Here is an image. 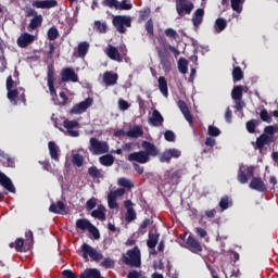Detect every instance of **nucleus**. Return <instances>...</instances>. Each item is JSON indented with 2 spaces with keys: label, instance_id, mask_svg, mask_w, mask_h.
Instances as JSON below:
<instances>
[{
  "label": "nucleus",
  "instance_id": "nucleus-1",
  "mask_svg": "<svg viewBox=\"0 0 278 278\" xmlns=\"http://www.w3.org/2000/svg\"><path fill=\"white\" fill-rule=\"evenodd\" d=\"M8 99L13 105L25 103V89L18 87V83L12 80V76L7 78Z\"/></svg>",
  "mask_w": 278,
  "mask_h": 278
},
{
  "label": "nucleus",
  "instance_id": "nucleus-2",
  "mask_svg": "<svg viewBox=\"0 0 278 278\" xmlns=\"http://www.w3.org/2000/svg\"><path fill=\"white\" fill-rule=\"evenodd\" d=\"M76 229H78L79 231H89V233H91V236H93L96 240H99V238L101 237V235L99 233V229H97L94 225H92V223H90V220L86 218H80L76 220Z\"/></svg>",
  "mask_w": 278,
  "mask_h": 278
},
{
  "label": "nucleus",
  "instance_id": "nucleus-3",
  "mask_svg": "<svg viewBox=\"0 0 278 278\" xmlns=\"http://www.w3.org/2000/svg\"><path fill=\"white\" fill-rule=\"evenodd\" d=\"M80 251L85 262H88V257H91L93 262H101V260H103V254L87 243L80 247Z\"/></svg>",
  "mask_w": 278,
  "mask_h": 278
},
{
  "label": "nucleus",
  "instance_id": "nucleus-4",
  "mask_svg": "<svg viewBox=\"0 0 278 278\" xmlns=\"http://www.w3.org/2000/svg\"><path fill=\"white\" fill-rule=\"evenodd\" d=\"M89 151L93 155H103V153H108L110 151V146L105 141H99L97 138L90 139Z\"/></svg>",
  "mask_w": 278,
  "mask_h": 278
},
{
  "label": "nucleus",
  "instance_id": "nucleus-5",
  "mask_svg": "<svg viewBox=\"0 0 278 278\" xmlns=\"http://www.w3.org/2000/svg\"><path fill=\"white\" fill-rule=\"evenodd\" d=\"M113 25L119 34H125V31H127L125 27H131V17L127 15H116L113 17Z\"/></svg>",
  "mask_w": 278,
  "mask_h": 278
},
{
  "label": "nucleus",
  "instance_id": "nucleus-6",
  "mask_svg": "<svg viewBox=\"0 0 278 278\" xmlns=\"http://www.w3.org/2000/svg\"><path fill=\"white\" fill-rule=\"evenodd\" d=\"M127 255L128 256L124 257L125 264H127V266H131L132 268H140V249L135 248L134 250H129Z\"/></svg>",
  "mask_w": 278,
  "mask_h": 278
},
{
  "label": "nucleus",
  "instance_id": "nucleus-7",
  "mask_svg": "<svg viewBox=\"0 0 278 278\" xmlns=\"http://www.w3.org/2000/svg\"><path fill=\"white\" fill-rule=\"evenodd\" d=\"M194 10V2L192 0H177L176 12L179 16H186V14H192Z\"/></svg>",
  "mask_w": 278,
  "mask_h": 278
},
{
  "label": "nucleus",
  "instance_id": "nucleus-8",
  "mask_svg": "<svg viewBox=\"0 0 278 278\" xmlns=\"http://www.w3.org/2000/svg\"><path fill=\"white\" fill-rule=\"evenodd\" d=\"M255 168L249 165H240L238 173V181L240 184H249V178L253 177Z\"/></svg>",
  "mask_w": 278,
  "mask_h": 278
},
{
  "label": "nucleus",
  "instance_id": "nucleus-9",
  "mask_svg": "<svg viewBox=\"0 0 278 278\" xmlns=\"http://www.w3.org/2000/svg\"><path fill=\"white\" fill-rule=\"evenodd\" d=\"M92 103H94V100L92 98H87L85 101H81L77 104H75L71 111L70 114H84L85 112L88 111L89 108H92Z\"/></svg>",
  "mask_w": 278,
  "mask_h": 278
},
{
  "label": "nucleus",
  "instance_id": "nucleus-10",
  "mask_svg": "<svg viewBox=\"0 0 278 278\" xmlns=\"http://www.w3.org/2000/svg\"><path fill=\"white\" fill-rule=\"evenodd\" d=\"M63 127L66 129V134L71 136L72 138H78L79 131L75 130L77 127H79V122L73 119H65L63 122Z\"/></svg>",
  "mask_w": 278,
  "mask_h": 278
},
{
  "label": "nucleus",
  "instance_id": "nucleus-11",
  "mask_svg": "<svg viewBox=\"0 0 278 278\" xmlns=\"http://www.w3.org/2000/svg\"><path fill=\"white\" fill-rule=\"evenodd\" d=\"M173 157L175 160H177L178 157H181V151L179 149H175V148L165 150L160 156V162L168 163V162H170V160H173Z\"/></svg>",
  "mask_w": 278,
  "mask_h": 278
},
{
  "label": "nucleus",
  "instance_id": "nucleus-12",
  "mask_svg": "<svg viewBox=\"0 0 278 278\" xmlns=\"http://www.w3.org/2000/svg\"><path fill=\"white\" fill-rule=\"evenodd\" d=\"M150 157L144 151L132 152L128 155V162H138V164H147Z\"/></svg>",
  "mask_w": 278,
  "mask_h": 278
},
{
  "label": "nucleus",
  "instance_id": "nucleus-13",
  "mask_svg": "<svg viewBox=\"0 0 278 278\" xmlns=\"http://www.w3.org/2000/svg\"><path fill=\"white\" fill-rule=\"evenodd\" d=\"M61 76L63 81H73V83L79 81V77L77 76L73 67L64 68L61 73Z\"/></svg>",
  "mask_w": 278,
  "mask_h": 278
},
{
  "label": "nucleus",
  "instance_id": "nucleus-14",
  "mask_svg": "<svg viewBox=\"0 0 278 278\" xmlns=\"http://www.w3.org/2000/svg\"><path fill=\"white\" fill-rule=\"evenodd\" d=\"M0 185L2 188H5L9 192H12L13 194L16 193V188L14 187V184H12V180L10 177H8L5 174L0 172Z\"/></svg>",
  "mask_w": 278,
  "mask_h": 278
},
{
  "label": "nucleus",
  "instance_id": "nucleus-15",
  "mask_svg": "<svg viewBox=\"0 0 278 278\" xmlns=\"http://www.w3.org/2000/svg\"><path fill=\"white\" fill-rule=\"evenodd\" d=\"M53 81H55V76L53 72V67H48V88L50 90V94L52 97V100L55 101V98L58 97V93H55V87L53 86Z\"/></svg>",
  "mask_w": 278,
  "mask_h": 278
},
{
  "label": "nucleus",
  "instance_id": "nucleus-16",
  "mask_svg": "<svg viewBox=\"0 0 278 278\" xmlns=\"http://www.w3.org/2000/svg\"><path fill=\"white\" fill-rule=\"evenodd\" d=\"M251 190H256V192H266L268 188L266 187V184H264V180L260 177H253L250 182Z\"/></svg>",
  "mask_w": 278,
  "mask_h": 278
},
{
  "label": "nucleus",
  "instance_id": "nucleus-17",
  "mask_svg": "<svg viewBox=\"0 0 278 278\" xmlns=\"http://www.w3.org/2000/svg\"><path fill=\"white\" fill-rule=\"evenodd\" d=\"M34 40H36V37L34 35H31L29 33H24L18 37L17 45L22 49H25V47H29V45H31V42H34Z\"/></svg>",
  "mask_w": 278,
  "mask_h": 278
},
{
  "label": "nucleus",
  "instance_id": "nucleus-18",
  "mask_svg": "<svg viewBox=\"0 0 278 278\" xmlns=\"http://www.w3.org/2000/svg\"><path fill=\"white\" fill-rule=\"evenodd\" d=\"M148 122L152 125V127H161V125L164 123V117L160 111L154 110L152 114L149 115Z\"/></svg>",
  "mask_w": 278,
  "mask_h": 278
},
{
  "label": "nucleus",
  "instance_id": "nucleus-19",
  "mask_svg": "<svg viewBox=\"0 0 278 278\" xmlns=\"http://www.w3.org/2000/svg\"><path fill=\"white\" fill-rule=\"evenodd\" d=\"M203 16H205V10L198 9L194 11L191 21L195 31L201 26V23H203Z\"/></svg>",
  "mask_w": 278,
  "mask_h": 278
},
{
  "label": "nucleus",
  "instance_id": "nucleus-20",
  "mask_svg": "<svg viewBox=\"0 0 278 278\" xmlns=\"http://www.w3.org/2000/svg\"><path fill=\"white\" fill-rule=\"evenodd\" d=\"M105 53L111 60H114L115 62H123V56H121V52H118L116 47L109 46L105 49Z\"/></svg>",
  "mask_w": 278,
  "mask_h": 278
},
{
  "label": "nucleus",
  "instance_id": "nucleus-21",
  "mask_svg": "<svg viewBox=\"0 0 278 278\" xmlns=\"http://www.w3.org/2000/svg\"><path fill=\"white\" fill-rule=\"evenodd\" d=\"M141 147L144 150V153H147L148 157H150V156L155 157L159 153L155 144H153L149 141H143Z\"/></svg>",
  "mask_w": 278,
  "mask_h": 278
},
{
  "label": "nucleus",
  "instance_id": "nucleus-22",
  "mask_svg": "<svg viewBox=\"0 0 278 278\" xmlns=\"http://www.w3.org/2000/svg\"><path fill=\"white\" fill-rule=\"evenodd\" d=\"M33 5L34 8L48 10L49 8H55L58 5V1L55 0L35 1Z\"/></svg>",
  "mask_w": 278,
  "mask_h": 278
},
{
  "label": "nucleus",
  "instance_id": "nucleus-23",
  "mask_svg": "<svg viewBox=\"0 0 278 278\" xmlns=\"http://www.w3.org/2000/svg\"><path fill=\"white\" fill-rule=\"evenodd\" d=\"M48 149H49L51 159L54 160V162H59L60 161V147L55 142L50 141L48 143Z\"/></svg>",
  "mask_w": 278,
  "mask_h": 278
},
{
  "label": "nucleus",
  "instance_id": "nucleus-24",
  "mask_svg": "<svg viewBox=\"0 0 278 278\" xmlns=\"http://www.w3.org/2000/svg\"><path fill=\"white\" fill-rule=\"evenodd\" d=\"M103 81L105 86H116V81H118V74L105 72L103 74Z\"/></svg>",
  "mask_w": 278,
  "mask_h": 278
},
{
  "label": "nucleus",
  "instance_id": "nucleus-25",
  "mask_svg": "<svg viewBox=\"0 0 278 278\" xmlns=\"http://www.w3.org/2000/svg\"><path fill=\"white\" fill-rule=\"evenodd\" d=\"M79 278H105L103 276H101V271L97 268H88L85 269L81 274Z\"/></svg>",
  "mask_w": 278,
  "mask_h": 278
},
{
  "label": "nucleus",
  "instance_id": "nucleus-26",
  "mask_svg": "<svg viewBox=\"0 0 278 278\" xmlns=\"http://www.w3.org/2000/svg\"><path fill=\"white\" fill-rule=\"evenodd\" d=\"M187 244L192 253H201V251H203L201 243L194 240L191 236L187 238Z\"/></svg>",
  "mask_w": 278,
  "mask_h": 278
},
{
  "label": "nucleus",
  "instance_id": "nucleus-27",
  "mask_svg": "<svg viewBox=\"0 0 278 278\" xmlns=\"http://www.w3.org/2000/svg\"><path fill=\"white\" fill-rule=\"evenodd\" d=\"M275 139L266 134H263L256 140V149H264L266 144H270Z\"/></svg>",
  "mask_w": 278,
  "mask_h": 278
},
{
  "label": "nucleus",
  "instance_id": "nucleus-28",
  "mask_svg": "<svg viewBox=\"0 0 278 278\" xmlns=\"http://www.w3.org/2000/svg\"><path fill=\"white\" fill-rule=\"evenodd\" d=\"M143 135L144 130H142V127L140 126H132L128 131H126V136H128V138H142Z\"/></svg>",
  "mask_w": 278,
  "mask_h": 278
},
{
  "label": "nucleus",
  "instance_id": "nucleus-29",
  "mask_svg": "<svg viewBox=\"0 0 278 278\" xmlns=\"http://www.w3.org/2000/svg\"><path fill=\"white\" fill-rule=\"evenodd\" d=\"M178 108L180 112L184 114L186 121H188L190 125H192V115L190 114V110H188V105L186 104V102L179 100Z\"/></svg>",
  "mask_w": 278,
  "mask_h": 278
},
{
  "label": "nucleus",
  "instance_id": "nucleus-30",
  "mask_svg": "<svg viewBox=\"0 0 278 278\" xmlns=\"http://www.w3.org/2000/svg\"><path fill=\"white\" fill-rule=\"evenodd\" d=\"M50 212L53 214H66V204L62 201L56 202V204H51Z\"/></svg>",
  "mask_w": 278,
  "mask_h": 278
},
{
  "label": "nucleus",
  "instance_id": "nucleus-31",
  "mask_svg": "<svg viewBox=\"0 0 278 278\" xmlns=\"http://www.w3.org/2000/svg\"><path fill=\"white\" fill-rule=\"evenodd\" d=\"M159 240H160V235L153 233V232L149 233V239H148L147 244H148L149 249H151L150 253H153L155 247H157Z\"/></svg>",
  "mask_w": 278,
  "mask_h": 278
},
{
  "label": "nucleus",
  "instance_id": "nucleus-32",
  "mask_svg": "<svg viewBox=\"0 0 278 278\" xmlns=\"http://www.w3.org/2000/svg\"><path fill=\"white\" fill-rule=\"evenodd\" d=\"M91 216L98 218V220H105V206L99 205L91 212Z\"/></svg>",
  "mask_w": 278,
  "mask_h": 278
},
{
  "label": "nucleus",
  "instance_id": "nucleus-33",
  "mask_svg": "<svg viewBox=\"0 0 278 278\" xmlns=\"http://www.w3.org/2000/svg\"><path fill=\"white\" fill-rule=\"evenodd\" d=\"M159 89L163 97H168V83L166 81V78L163 76L159 77Z\"/></svg>",
  "mask_w": 278,
  "mask_h": 278
},
{
  "label": "nucleus",
  "instance_id": "nucleus-34",
  "mask_svg": "<svg viewBox=\"0 0 278 278\" xmlns=\"http://www.w3.org/2000/svg\"><path fill=\"white\" fill-rule=\"evenodd\" d=\"M231 98L235 101H241L242 100V86H235L231 91Z\"/></svg>",
  "mask_w": 278,
  "mask_h": 278
},
{
  "label": "nucleus",
  "instance_id": "nucleus-35",
  "mask_svg": "<svg viewBox=\"0 0 278 278\" xmlns=\"http://www.w3.org/2000/svg\"><path fill=\"white\" fill-rule=\"evenodd\" d=\"M99 160L102 166H112V164H114V156H112V154L100 156Z\"/></svg>",
  "mask_w": 278,
  "mask_h": 278
},
{
  "label": "nucleus",
  "instance_id": "nucleus-36",
  "mask_svg": "<svg viewBox=\"0 0 278 278\" xmlns=\"http://www.w3.org/2000/svg\"><path fill=\"white\" fill-rule=\"evenodd\" d=\"M88 49H90V45L86 41L84 42H80L78 45V54H79V58H85L86 56V53H88Z\"/></svg>",
  "mask_w": 278,
  "mask_h": 278
},
{
  "label": "nucleus",
  "instance_id": "nucleus-37",
  "mask_svg": "<svg viewBox=\"0 0 278 278\" xmlns=\"http://www.w3.org/2000/svg\"><path fill=\"white\" fill-rule=\"evenodd\" d=\"M244 4V0H231V8L237 14L242 13V5Z\"/></svg>",
  "mask_w": 278,
  "mask_h": 278
},
{
  "label": "nucleus",
  "instance_id": "nucleus-38",
  "mask_svg": "<svg viewBox=\"0 0 278 278\" xmlns=\"http://www.w3.org/2000/svg\"><path fill=\"white\" fill-rule=\"evenodd\" d=\"M178 71L182 75H186V73H188V60L184 58L178 60Z\"/></svg>",
  "mask_w": 278,
  "mask_h": 278
},
{
  "label": "nucleus",
  "instance_id": "nucleus-39",
  "mask_svg": "<svg viewBox=\"0 0 278 278\" xmlns=\"http://www.w3.org/2000/svg\"><path fill=\"white\" fill-rule=\"evenodd\" d=\"M88 173H89L90 177H92L93 179H99V178L103 177V172L94 166L90 167L88 169Z\"/></svg>",
  "mask_w": 278,
  "mask_h": 278
},
{
  "label": "nucleus",
  "instance_id": "nucleus-40",
  "mask_svg": "<svg viewBox=\"0 0 278 278\" xmlns=\"http://www.w3.org/2000/svg\"><path fill=\"white\" fill-rule=\"evenodd\" d=\"M227 27V21L225 18H217L215 22V30L220 34Z\"/></svg>",
  "mask_w": 278,
  "mask_h": 278
},
{
  "label": "nucleus",
  "instance_id": "nucleus-41",
  "mask_svg": "<svg viewBox=\"0 0 278 278\" xmlns=\"http://www.w3.org/2000/svg\"><path fill=\"white\" fill-rule=\"evenodd\" d=\"M231 205H232V202H231V199H229V197H224L219 201V207L222 210H228L229 207H231Z\"/></svg>",
  "mask_w": 278,
  "mask_h": 278
},
{
  "label": "nucleus",
  "instance_id": "nucleus-42",
  "mask_svg": "<svg viewBox=\"0 0 278 278\" xmlns=\"http://www.w3.org/2000/svg\"><path fill=\"white\" fill-rule=\"evenodd\" d=\"M94 27L100 34H105V31L108 30V24L105 22L96 21Z\"/></svg>",
  "mask_w": 278,
  "mask_h": 278
},
{
  "label": "nucleus",
  "instance_id": "nucleus-43",
  "mask_svg": "<svg viewBox=\"0 0 278 278\" xmlns=\"http://www.w3.org/2000/svg\"><path fill=\"white\" fill-rule=\"evenodd\" d=\"M40 25H42V16L38 15L30 21L29 27L30 29H37V27H40Z\"/></svg>",
  "mask_w": 278,
  "mask_h": 278
},
{
  "label": "nucleus",
  "instance_id": "nucleus-44",
  "mask_svg": "<svg viewBox=\"0 0 278 278\" xmlns=\"http://www.w3.org/2000/svg\"><path fill=\"white\" fill-rule=\"evenodd\" d=\"M118 186H121L122 188H134V182H131V180L127 179V178H119L117 180Z\"/></svg>",
  "mask_w": 278,
  "mask_h": 278
},
{
  "label": "nucleus",
  "instance_id": "nucleus-45",
  "mask_svg": "<svg viewBox=\"0 0 278 278\" xmlns=\"http://www.w3.org/2000/svg\"><path fill=\"white\" fill-rule=\"evenodd\" d=\"M117 198H114L113 195L109 194L108 195V203L110 210H118V202H116Z\"/></svg>",
  "mask_w": 278,
  "mask_h": 278
},
{
  "label": "nucleus",
  "instance_id": "nucleus-46",
  "mask_svg": "<svg viewBox=\"0 0 278 278\" xmlns=\"http://www.w3.org/2000/svg\"><path fill=\"white\" fill-rule=\"evenodd\" d=\"M26 242H25V247H28V249H31V247H34V232H31V230H28L26 232Z\"/></svg>",
  "mask_w": 278,
  "mask_h": 278
},
{
  "label": "nucleus",
  "instance_id": "nucleus-47",
  "mask_svg": "<svg viewBox=\"0 0 278 278\" xmlns=\"http://www.w3.org/2000/svg\"><path fill=\"white\" fill-rule=\"evenodd\" d=\"M264 131L266 136H269L270 138H273L275 134H278V126H267L265 127Z\"/></svg>",
  "mask_w": 278,
  "mask_h": 278
},
{
  "label": "nucleus",
  "instance_id": "nucleus-48",
  "mask_svg": "<svg viewBox=\"0 0 278 278\" xmlns=\"http://www.w3.org/2000/svg\"><path fill=\"white\" fill-rule=\"evenodd\" d=\"M115 264L114 260L110 257H106L101 262V266H103V268H114Z\"/></svg>",
  "mask_w": 278,
  "mask_h": 278
},
{
  "label": "nucleus",
  "instance_id": "nucleus-49",
  "mask_svg": "<svg viewBox=\"0 0 278 278\" xmlns=\"http://www.w3.org/2000/svg\"><path fill=\"white\" fill-rule=\"evenodd\" d=\"M208 136H212L213 138H218V135L220 134V129H218V127L216 126H208V130H207Z\"/></svg>",
  "mask_w": 278,
  "mask_h": 278
},
{
  "label": "nucleus",
  "instance_id": "nucleus-50",
  "mask_svg": "<svg viewBox=\"0 0 278 278\" xmlns=\"http://www.w3.org/2000/svg\"><path fill=\"white\" fill-rule=\"evenodd\" d=\"M132 5L129 1L124 0L122 2L117 1V10H131Z\"/></svg>",
  "mask_w": 278,
  "mask_h": 278
},
{
  "label": "nucleus",
  "instance_id": "nucleus-51",
  "mask_svg": "<svg viewBox=\"0 0 278 278\" xmlns=\"http://www.w3.org/2000/svg\"><path fill=\"white\" fill-rule=\"evenodd\" d=\"M232 77L235 81H240V79L243 77L242 70L240 67H235L232 71Z\"/></svg>",
  "mask_w": 278,
  "mask_h": 278
},
{
  "label": "nucleus",
  "instance_id": "nucleus-52",
  "mask_svg": "<svg viewBox=\"0 0 278 278\" xmlns=\"http://www.w3.org/2000/svg\"><path fill=\"white\" fill-rule=\"evenodd\" d=\"M260 116H261V119L264 121V123H273V117H270V114H268V111L262 110Z\"/></svg>",
  "mask_w": 278,
  "mask_h": 278
},
{
  "label": "nucleus",
  "instance_id": "nucleus-53",
  "mask_svg": "<svg viewBox=\"0 0 278 278\" xmlns=\"http://www.w3.org/2000/svg\"><path fill=\"white\" fill-rule=\"evenodd\" d=\"M165 36H167V38H172L173 40H177V38H179V34H177L173 28L165 29Z\"/></svg>",
  "mask_w": 278,
  "mask_h": 278
},
{
  "label": "nucleus",
  "instance_id": "nucleus-54",
  "mask_svg": "<svg viewBox=\"0 0 278 278\" xmlns=\"http://www.w3.org/2000/svg\"><path fill=\"white\" fill-rule=\"evenodd\" d=\"M60 36V33L58 31V28L52 27L48 30V38L49 40H55Z\"/></svg>",
  "mask_w": 278,
  "mask_h": 278
},
{
  "label": "nucleus",
  "instance_id": "nucleus-55",
  "mask_svg": "<svg viewBox=\"0 0 278 278\" xmlns=\"http://www.w3.org/2000/svg\"><path fill=\"white\" fill-rule=\"evenodd\" d=\"M126 220L127 223L136 220V211L134 208H128V211L126 212Z\"/></svg>",
  "mask_w": 278,
  "mask_h": 278
},
{
  "label": "nucleus",
  "instance_id": "nucleus-56",
  "mask_svg": "<svg viewBox=\"0 0 278 278\" xmlns=\"http://www.w3.org/2000/svg\"><path fill=\"white\" fill-rule=\"evenodd\" d=\"M73 164H75L76 166H83L84 156H81V154H74L73 155Z\"/></svg>",
  "mask_w": 278,
  "mask_h": 278
},
{
  "label": "nucleus",
  "instance_id": "nucleus-57",
  "mask_svg": "<svg viewBox=\"0 0 278 278\" xmlns=\"http://www.w3.org/2000/svg\"><path fill=\"white\" fill-rule=\"evenodd\" d=\"M86 207L89 212L94 210L97 207V199L91 198L90 200H88L87 203H86Z\"/></svg>",
  "mask_w": 278,
  "mask_h": 278
},
{
  "label": "nucleus",
  "instance_id": "nucleus-58",
  "mask_svg": "<svg viewBox=\"0 0 278 278\" xmlns=\"http://www.w3.org/2000/svg\"><path fill=\"white\" fill-rule=\"evenodd\" d=\"M257 125V122L255 119H252L250 122L247 123V129L250 134H254L255 132V127Z\"/></svg>",
  "mask_w": 278,
  "mask_h": 278
},
{
  "label": "nucleus",
  "instance_id": "nucleus-59",
  "mask_svg": "<svg viewBox=\"0 0 278 278\" xmlns=\"http://www.w3.org/2000/svg\"><path fill=\"white\" fill-rule=\"evenodd\" d=\"M109 194L115 199H118V197H123V194H125V189L119 188L117 190L111 191Z\"/></svg>",
  "mask_w": 278,
  "mask_h": 278
},
{
  "label": "nucleus",
  "instance_id": "nucleus-60",
  "mask_svg": "<svg viewBox=\"0 0 278 278\" xmlns=\"http://www.w3.org/2000/svg\"><path fill=\"white\" fill-rule=\"evenodd\" d=\"M164 138L167 142H175V132H173V130H167L164 134Z\"/></svg>",
  "mask_w": 278,
  "mask_h": 278
},
{
  "label": "nucleus",
  "instance_id": "nucleus-61",
  "mask_svg": "<svg viewBox=\"0 0 278 278\" xmlns=\"http://www.w3.org/2000/svg\"><path fill=\"white\" fill-rule=\"evenodd\" d=\"M104 5H106L108 8H115V10H117L118 0H104Z\"/></svg>",
  "mask_w": 278,
  "mask_h": 278
},
{
  "label": "nucleus",
  "instance_id": "nucleus-62",
  "mask_svg": "<svg viewBox=\"0 0 278 278\" xmlns=\"http://www.w3.org/2000/svg\"><path fill=\"white\" fill-rule=\"evenodd\" d=\"M161 64H162V66H163V71H164L165 73H170V63L168 62V60L163 59V60L161 61Z\"/></svg>",
  "mask_w": 278,
  "mask_h": 278
},
{
  "label": "nucleus",
  "instance_id": "nucleus-63",
  "mask_svg": "<svg viewBox=\"0 0 278 278\" xmlns=\"http://www.w3.org/2000/svg\"><path fill=\"white\" fill-rule=\"evenodd\" d=\"M62 278H77V276L72 270L66 269L63 271Z\"/></svg>",
  "mask_w": 278,
  "mask_h": 278
},
{
  "label": "nucleus",
  "instance_id": "nucleus-64",
  "mask_svg": "<svg viewBox=\"0 0 278 278\" xmlns=\"http://www.w3.org/2000/svg\"><path fill=\"white\" fill-rule=\"evenodd\" d=\"M140 277H142V274L138 270H132L127 276V278H140Z\"/></svg>",
  "mask_w": 278,
  "mask_h": 278
}]
</instances>
